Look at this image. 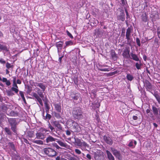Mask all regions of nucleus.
Segmentation results:
<instances>
[{
  "mask_svg": "<svg viewBox=\"0 0 160 160\" xmlns=\"http://www.w3.org/2000/svg\"><path fill=\"white\" fill-rule=\"evenodd\" d=\"M44 111L42 113V115L43 117V119L45 120H49L51 118V115L48 114V113H47L46 116H44Z\"/></svg>",
  "mask_w": 160,
  "mask_h": 160,
  "instance_id": "aec40b11",
  "label": "nucleus"
},
{
  "mask_svg": "<svg viewBox=\"0 0 160 160\" xmlns=\"http://www.w3.org/2000/svg\"><path fill=\"white\" fill-rule=\"evenodd\" d=\"M19 94H20L21 97L22 98L24 97L23 92L21 91H19Z\"/></svg>",
  "mask_w": 160,
  "mask_h": 160,
  "instance_id": "864d4df0",
  "label": "nucleus"
},
{
  "mask_svg": "<svg viewBox=\"0 0 160 160\" xmlns=\"http://www.w3.org/2000/svg\"><path fill=\"white\" fill-rule=\"evenodd\" d=\"M8 121L11 126V129L13 132L16 133L17 132V125L18 124L15 118H8Z\"/></svg>",
  "mask_w": 160,
  "mask_h": 160,
  "instance_id": "423d86ee",
  "label": "nucleus"
},
{
  "mask_svg": "<svg viewBox=\"0 0 160 160\" xmlns=\"http://www.w3.org/2000/svg\"><path fill=\"white\" fill-rule=\"evenodd\" d=\"M132 30L133 28L132 26L128 27L127 29L126 36L128 41H129L130 39V35Z\"/></svg>",
  "mask_w": 160,
  "mask_h": 160,
  "instance_id": "6e6552de",
  "label": "nucleus"
},
{
  "mask_svg": "<svg viewBox=\"0 0 160 160\" xmlns=\"http://www.w3.org/2000/svg\"><path fill=\"white\" fill-rule=\"evenodd\" d=\"M6 62L3 59L0 58V63L2 64H4L6 63Z\"/></svg>",
  "mask_w": 160,
  "mask_h": 160,
  "instance_id": "8fccbe9b",
  "label": "nucleus"
},
{
  "mask_svg": "<svg viewBox=\"0 0 160 160\" xmlns=\"http://www.w3.org/2000/svg\"><path fill=\"white\" fill-rule=\"evenodd\" d=\"M33 143H36L40 145H42L43 144V142L42 141L40 140H33L32 141Z\"/></svg>",
  "mask_w": 160,
  "mask_h": 160,
  "instance_id": "7c9ffc66",
  "label": "nucleus"
},
{
  "mask_svg": "<svg viewBox=\"0 0 160 160\" xmlns=\"http://www.w3.org/2000/svg\"><path fill=\"white\" fill-rule=\"evenodd\" d=\"M17 83L16 82H13L12 87L14 88H18V86L17 85Z\"/></svg>",
  "mask_w": 160,
  "mask_h": 160,
  "instance_id": "4d7b16f0",
  "label": "nucleus"
},
{
  "mask_svg": "<svg viewBox=\"0 0 160 160\" xmlns=\"http://www.w3.org/2000/svg\"><path fill=\"white\" fill-rule=\"evenodd\" d=\"M66 32L67 35L71 38L73 39V36L71 34L68 30H67Z\"/></svg>",
  "mask_w": 160,
  "mask_h": 160,
  "instance_id": "a18cd8bd",
  "label": "nucleus"
},
{
  "mask_svg": "<svg viewBox=\"0 0 160 160\" xmlns=\"http://www.w3.org/2000/svg\"><path fill=\"white\" fill-rule=\"evenodd\" d=\"M66 46L65 47L68 46H71L73 44V42L72 41H69L66 42Z\"/></svg>",
  "mask_w": 160,
  "mask_h": 160,
  "instance_id": "4c0bfd02",
  "label": "nucleus"
},
{
  "mask_svg": "<svg viewBox=\"0 0 160 160\" xmlns=\"http://www.w3.org/2000/svg\"><path fill=\"white\" fill-rule=\"evenodd\" d=\"M18 113L17 112H15L12 110L9 114H7V115L11 117H15L18 116Z\"/></svg>",
  "mask_w": 160,
  "mask_h": 160,
  "instance_id": "393cba45",
  "label": "nucleus"
},
{
  "mask_svg": "<svg viewBox=\"0 0 160 160\" xmlns=\"http://www.w3.org/2000/svg\"><path fill=\"white\" fill-rule=\"evenodd\" d=\"M95 118L98 122H100V120L99 117V115L98 114V112H96V114L95 115Z\"/></svg>",
  "mask_w": 160,
  "mask_h": 160,
  "instance_id": "37998d69",
  "label": "nucleus"
},
{
  "mask_svg": "<svg viewBox=\"0 0 160 160\" xmlns=\"http://www.w3.org/2000/svg\"><path fill=\"white\" fill-rule=\"evenodd\" d=\"M54 117L58 119H60L62 118L61 115L60 113L55 112L54 113Z\"/></svg>",
  "mask_w": 160,
  "mask_h": 160,
  "instance_id": "58836bf2",
  "label": "nucleus"
},
{
  "mask_svg": "<svg viewBox=\"0 0 160 160\" xmlns=\"http://www.w3.org/2000/svg\"><path fill=\"white\" fill-rule=\"evenodd\" d=\"M106 152L108 158L109 160H115L114 157L110 151L107 150Z\"/></svg>",
  "mask_w": 160,
  "mask_h": 160,
  "instance_id": "f3484780",
  "label": "nucleus"
},
{
  "mask_svg": "<svg viewBox=\"0 0 160 160\" xmlns=\"http://www.w3.org/2000/svg\"><path fill=\"white\" fill-rule=\"evenodd\" d=\"M36 138L38 139H41L42 140L44 139L45 136L44 133H43L41 132H37L36 134Z\"/></svg>",
  "mask_w": 160,
  "mask_h": 160,
  "instance_id": "2eb2a0df",
  "label": "nucleus"
},
{
  "mask_svg": "<svg viewBox=\"0 0 160 160\" xmlns=\"http://www.w3.org/2000/svg\"><path fill=\"white\" fill-rule=\"evenodd\" d=\"M67 125L69 127L72 132H78L81 130L79 124L76 121L72 119H69L66 122Z\"/></svg>",
  "mask_w": 160,
  "mask_h": 160,
  "instance_id": "f03ea898",
  "label": "nucleus"
},
{
  "mask_svg": "<svg viewBox=\"0 0 160 160\" xmlns=\"http://www.w3.org/2000/svg\"><path fill=\"white\" fill-rule=\"evenodd\" d=\"M8 145L11 148L12 150L14 151H16V149L15 148V145L13 144V142H9L8 143Z\"/></svg>",
  "mask_w": 160,
  "mask_h": 160,
  "instance_id": "cd10ccee",
  "label": "nucleus"
},
{
  "mask_svg": "<svg viewBox=\"0 0 160 160\" xmlns=\"http://www.w3.org/2000/svg\"><path fill=\"white\" fill-rule=\"evenodd\" d=\"M152 111L155 115L157 116L158 115V118L160 119V109L157 108L155 106H152Z\"/></svg>",
  "mask_w": 160,
  "mask_h": 160,
  "instance_id": "9d476101",
  "label": "nucleus"
},
{
  "mask_svg": "<svg viewBox=\"0 0 160 160\" xmlns=\"http://www.w3.org/2000/svg\"><path fill=\"white\" fill-rule=\"evenodd\" d=\"M75 152L76 154L78 155L80 154L81 153V151L78 149H75Z\"/></svg>",
  "mask_w": 160,
  "mask_h": 160,
  "instance_id": "49530a36",
  "label": "nucleus"
},
{
  "mask_svg": "<svg viewBox=\"0 0 160 160\" xmlns=\"http://www.w3.org/2000/svg\"><path fill=\"white\" fill-rule=\"evenodd\" d=\"M4 130L9 135H11L12 134V132L7 127L5 128H4Z\"/></svg>",
  "mask_w": 160,
  "mask_h": 160,
  "instance_id": "72a5a7b5",
  "label": "nucleus"
},
{
  "mask_svg": "<svg viewBox=\"0 0 160 160\" xmlns=\"http://www.w3.org/2000/svg\"><path fill=\"white\" fill-rule=\"evenodd\" d=\"M130 50L129 48H126L122 53V55L124 58H128L130 57L129 54Z\"/></svg>",
  "mask_w": 160,
  "mask_h": 160,
  "instance_id": "4468645a",
  "label": "nucleus"
},
{
  "mask_svg": "<svg viewBox=\"0 0 160 160\" xmlns=\"http://www.w3.org/2000/svg\"><path fill=\"white\" fill-rule=\"evenodd\" d=\"M136 42L137 43V44L139 46H140V41L139 38H137L136 39Z\"/></svg>",
  "mask_w": 160,
  "mask_h": 160,
  "instance_id": "6e6d98bb",
  "label": "nucleus"
},
{
  "mask_svg": "<svg viewBox=\"0 0 160 160\" xmlns=\"http://www.w3.org/2000/svg\"><path fill=\"white\" fill-rule=\"evenodd\" d=\"M118 72V71H116L113 72H110L108 74L107 76L108 77L112 76L117 73Z\"/></svg>",
  "mask_w": 160,
  "mask_h": 160,
  "instance_id": "c9c22d12",
  "label": "nucleus"
},
{
  "mask_svg": "<svg viewBox=\"0 0 160 160\" xmlns=\"http://www.w3.org/2000/svg\"><path fill=\"white\" fill-rule=\"evenodd\" d=\"M118 20H121L122 21H124L125 19V16L124 11L123 10H121L120 11V13L117 17Z\"/></svg>",
  "mask_w": 160,
  "mask_h": 160,
  "instance_id": "9b49d317",
  "label": "nucleus"
},
{
  "mask_svg": "<svg viewBox=\"0 0 160 160\" xmlns=\"http://www.w3.org/2000/svg\"><path fill=\"white\" fill-rule=\"evenodd\" d=\"M12 78H13V82H16V77H12Z\"/></svg>",
  "mask_w": 160,
  "mask_h": 160,
  "instance_id": "338daca9",
  "label": "nucleus"
},
{
  "mask_svg": "<svg viewBox=\"0 0 160 160\" xmlns=\"http://www.w3.org/2000/svg\"><path fill=\"white\" fill-rule=\"evenodd\" d=\"M4 116H6V115H5L3 113H0V118H4Z\"/></svg>",
  "mask_w": 160,
  "mask_h": 160,
  "instance_id": "0e129e2a",
  "label": "nucleus"
},
{
  "mask_svg": "<svg viewBox=\"0 0 160 160\" xmlns=\"http://www.w3.org/2000/svg\"><path fill=\"white\" fill-rule=\"evenodd\" d=\"M6 67L7 69H9L10 68H13V66L12 65H11L10 63L8 62H7L6 64Z\"/></svg>",
  "mask_w": 160,
  "mask_h": 160,
  "instance_id": "f704fd0d",
  "label": "nucleus"
},
{
  "mask_svg": "<svg viewBox=\"0 0 160 160\" xmlns=\"http://www.w3.org/2000/svg\"><path fill=\"white\" fill-rule=\"evenodd\" d=\"M111 150L113 154L115 157L117 158L119 160H121L122 159V156L121 154L120 151H118L115 148L111 147Z\"/></svg>",
  "mask_w": 160,
  "mask_h": 160,
  "instance_id": "0eeeda50",
  "label": "nucleus"
},
{
  "mask_svg": "<svg viewBox=\"0 0 160 160\" xmlns=\"http://www.w3.org/2000/svg\"><path fill=\"white\" fill-rule=\"evenodd\" d=\"M126 78L128 80L130 81L132 80L134 78L132 75L130 74H127L126 76Z\"/></svg>",
  "mask_w": 160,
  "mask_h": 160,
  "instance_id": "c756f323",
  "label": "nucleus"
},
{
  "mask_svg": "<svg viewBox=\"0 0 160 160\" xmlns=\"http://www.w3.org/2000/svg\"><path fill=\"white\" fill-rule=\"evenodd\" d=\"M43 151L45 154L50 157L56 156L58 154V153L54 149L50 147L44 148Z\"/></svg>",
  "mask_w": 160,
  "mask_h": 160,
  "instance_id": "39448f33",
  "label": "nucleus"
},
{
  "mask_svg": "<svg viewBox=\"0 0 160 160\" xmlns=\"http://www.w3.org/2000/svg\"><path fill=\"white\" fill-rule=\"evenodd\" d=\"M8 109V107L7 105L4 104L1 106V109L4 112L6 111Z\"/></svg>",
  "mask_w": 160,
  "mask_h": 160,
  "instance_id": "c85d7f7f",
  "label": "nucleus"
},
{
  "mask_svg": "<svg viewBox=\"0 0 160 160\" xmlns=\"http://www.w3.org/2000/svg\"><path fill=\"white\" fill-rule=\"evenodd\" d=\"M11 90L12 91L14 92L15 93L17 94L18 93L19 91L18 88H14V87H12L11 88Z\"/></svg>",
  "mask_w": 160,
  "mask_h": 160,
  "instance_id": "a19ab883",
  "label": "nucleus"
},
{
  "mask_svg": "<svg viewBox=\"0 0 160 160\" xmlns=\"http://www.w3.org/2000/svg\"><path fill=\"white\" fill-rule=\"evenodd\" d=\"M128 146L129 147H132V148H134V146L133 144V140L131 141L130 142L128 145Z\"/></svg>",
  "mask_w": 160,
  "mask_h": 160,
  "instance_id": "c03bdc74",
  "label": "nucleus"
},
{
  "mask_svg": "<svg viewBox=\"0 0 160 160\" xmlns=\"http://www.w3.org/2000/svg\"><path fill=\"white\" fill-rule=\"evenodd\" d=\"M136 66L138 69H140V65H139L138 63L137 62L136 63Z\"/></svg>",
  "mask_w": 160,
  "mask_h": 160,
  "instance_id": "13d9d810",
  "label": "nucleus"
},
{
  "mask_svg": "<svg viewBox=\"0 0 160 160\" xmlns=\"http://www.w3.org/2000/svg\"><path fill=\"white\" fill-rule=\"evenodd\" d=\"M57 143L61 147H63L67 149H70V146L69 145H68L67 143L58 140L57 141Z\"/></svg>",
  "mask_w": 160,
  "mask_h": 160,
  "instance_id": "ddd939ff",
  "label": "nucleus"
},
{
  "mask_svg": "<svg viewBox=\"0 0 160 160\" xmlns=\"http://www.w3.org/2000/svg\"><path fill=\"white\" fill-rule=\"evenodd\" d=\"M111 56L112 59L114 60H116L118 59V57L114 50H112L111 52Z\"/></svg>",
  "mask_w": 160,
  "mask_h": 160,
  "instance_id": "b1692460",
  "label": "nucleus"
},
{
  "mask_svg": "<svg viewBox=\"0 0 160 160\" xmlns=\"http://www.w3.org/2000/svg\"><path fill=\"white\" fill-rule=\"evenodd\" d=\"M44 105L46 112L47 113H48L49 110L50 109V107L49 106V105L48 103L46 102L44 103Z\"/></svg>",
  "mask_w": 160,
  "mask_h": 160,
  "instance_id": "a878e982",
  "label": "nucleus"
},
{
  "mask_svg": "<svg viewBox=\"0 0 160 160\" xmlns=\"http://www.w3.org/2000/svg\"><path fill=\"white\" fill-rule=\"evenodd\" d=\"M75 142L74 143L75 145L78 146H82V142L80 139L78 138H75Z\"/></svg>",
  "mask_w": 160,
  "mask_h": 160,
  "instance_id": "4be33fe9",
  "label": "nucleus"
},
{
  "mask_svg": "<svg viewBox=\"0 0 160 160\" xmlns=\"http://www.w3.org/2000/svg\"><path fill=\"white\" fill-rule=\"evenodd\" d=\"M32 85H33L35 87H38L42 89V90H41L39 88H36V89L37 90V92L38 94L34 92L33 93V96L37 99L39 104L41 106H42L43 103L40 97L41 98H43L44 97V95L42 91L43 92L45 91L47 88L46 85L43 83L34 82H32Z\"/></svg>",
  "mask_w": 160,
  "mask_h": 160,
  "instance_id": "f257e3e1",
  "label": "nucleus"
},
{
  "mask_svg": "<svg viewBox=\"0 0 160 160\" xmlns=\"http://www.w3.org/2000/svg\"><path fill=\"white\" fill-rule=\"evenodd\" d=\"M32 90V87L29 86H28L27 88V93L29 94L31 92Z\"/></svg>",
  "mask_w": 160,
  "mask_h": 160,
  "instance_id": "ea45409f",
  "label": "nucleus"
},
{
  "mask_svg": "<svg viewBox=\"0 0 160 160\" xmlns=\"http://www.w3.org/2000/svg\"><path fill=\"white\" fill-rule=\"evenodd\" d=\"M100 70L101 71L108 72L109 70L108 68L100 69Z\"/></svg>",
  "mask_w": 160,
  "mask_h": 160,
  "instance_id": "5fc2aeb1",
  "label": "nucleus"
},
{
  "mask_svg": "<svg viewBox=\"0 0 160 160\" xmlns=\"http://www.w3.org/2000/svg\"><path fill=\"white\" fill-rule=\"evenodd\" d=\"M63 42L62 41H59L57 42L56 44V47L57 48L58 50L59 49H61L63 46Z\"/></svg>",
  "mask_w": 160,
  "mask_h": 160,
  "instance_id": "6ab92c4d",
  "label": "nucleus"
},
{
  "mask_svg": "<svg viewBox=\"0 0 160 160\" xmlns=\"http://www.w3.org/2000/svg\"><path fill=\"white\" fill-rule=\"evenodd\" d=\"M158 34L159 38H160V28H158Z\"/></svg>",
  "mask_w": 160,
  "mask_h": 160,
  "instance_id": "e2e57ef3",
  "label": "nucleus"
},
{
  "mask_svg": "<svg viewBox=\"0 0 160 160\" xmlns=\"http://www.w3.org/2000/svg\"><path fill=\"white\" fill-rule=\"evenodd\" d=\"M52 123L58 128V130L60 132L63 130V127L60 124L58 121H55L53 122Z\"/></svg>",
  "mask_w": 160,
  "mask_h": 160,
  "instance_id": "f8f14e48",
  "label": "nucleus"
},
{
  "mask_svg": "<svg viewBox=\"0 0 160 160\" xmlns=\"http://www.w3.org/2000/svg\"><path fill=\"white\" fill-rule=\"evenodd\" d=\"M130 56V57H129L131 59H133L136 61H138L139 60V58H138L137 55L134 54L133 53L131 52Z\"/></svg>",
  "mask_w": 160,
  "mask_h": 160,
  "instance_id": "412c9836",
  "label": "nucleus"
},
{
  "mask_svg": "<svg viewBox=\"0 0 160 160\" xmlns=\"http://www.w3.org/2000/svg\"><path fill=\"white\" fill-rule=\"evenodd\" d=\"M72 116L75 120H81L83 118L82 109L79 107H75L73 108L72 111Z\"/></svg>",
  "mask_w": 160,
  "mask_h": 160,
  "instance_id": "7ed1b4c3",
  "label": "nucleus"
},
{
  "mask_svg": "<svg viewBox=\"0 0 160 160\" xmlns=\"http://www.w3.org/2000/svg\"><path fill=\"white\" fill-rule=\"evenodd\" d=\"M66 134L68 136H70L71 134V131L69 130H67L66 131Z\"/></svg>",
  "mask_w": 160,
  "mask_h": 160,
  "instance_id": "603ef678",
  "label": "nucleus"
},
{
  "mask_svg": "<svg viewBox=\"0 0 160 160\" xmlns=\"http://www.w3.org/2000/svg\"><path fill=\"white\" fill-rule=\"evenodd\" d=\"M28 135L30 138L33 137L34 136L33 131H28Z\"/></svg>",
  "mask_w": 160,
  "mask_h": 160,
  "instance_id": "2f4dec72",
  "label": "nucleus"
},
{
  "mask_svg": "<svg viewBox=\"0 0 160 160\" xmlns=\"http://www.w3.org/2000/svg\"><path fill=\"white\" fill-rule=\"evenodd\" d=\"M0 49L4 50L7 52L8 51L6 46L1 44H0Z\"/></svg>",
  "mask_w": 160,
  "mask_h": 160,
  "instance_id": "bb28decb",
  "label": "nucleus"
},
{
  "mask_svg": "<svg viewBox=\"0 0 160 160\" xmlns=\"http://www.w3.org/2000/svg\"><path fill=\"white\" fill-rule=\"evenodd\" d=\"M148 114H148V115L150 117H151L152 118H153V114L151 112H150L149 113H148Z\"/></svg>",
  "mask_w": 160,
  "mask_h": 160,
  "instance_id": "774afa93",
  "label": "nucleus"
},
{
  "mask_svg": "<svg viewBox=\"0 0 160 160\" xmlns=\"http://www.w3.org/2000/svg\"><path fill=\"white\" fill-rule=\"evenodd\" d=\"M11 156L12 158H14L16 159H18L20 158L18 155L16 154L15 153H13L11 154Z\"/></svg>",
  "mask_w": 160,
  "mask_h": 160,
  "instance_id": "473e14b6",
  "label": "nucleus"
},
{
  "mask_svg": "<svg viewBox=\"0 0 160 160\" xmlns=\"http://www.w3.org/2000/svg\"><path fill=\"white\" fill-rule=\"evenodd\" d=\"M86 157L89 160H91V155L89 154H87Z\"/></svg>",
  "mask_w": 160,
  "mask_h": 160,
  "instance_id": "052dcab7",
  "label": "nucleus"
},
{
  "mask_svg": "<svg viewBox=\"0 0 160 160\" xmlns=\"http://www.w3.org/2000/svg\"><path fill=\"white\" fill-rule=\"evenodd\" d=\"M125 11L126 15V18L127 19H128V18H130V16L129 15L128 12L127 10L126 9H125Z\"/></svg>",
  "mask_w": 160,
  "mask_h": 160,
  "instance_id": "3c124183",
  "label": "nucleus"
},
{
  "mask_svg": "<svg viewBox=\"0 0 160 160\" xmlns=\"http://www.w3.org/2000/svg\"><path fill=\"white\" fill-rule=\"evenodd\" d=\"M143 83L144 84V85H145L149 89L151 88V84L147 80H145V81H143Z\"/></svg>",
  "mask_w": 160,
  "mask_h": 160,
  "instance_id": "5701e85b",
  "label": "nucleus"
},
{
  "mask_svg": "<svg viewBox=\"0 0 160 160\" xmlns=\"http://www.w3.org/2000/svg\"><path fill=\"white\" fill-rule=\"evenodd\" d=\"M142 19L143 21L146 22L147 21V18L146 13L142 15Z\"/></svg>",
  "mask_w": 160,
  "mask_h": 160,
  "instance_id": "e433bc0d",
  "label": "nucleus"
},
{
  "mask_svg": "<svg viewBox=\"0 0 160 160\" xmlns=\"http://www.w3.org/2000/svg\"><path fill=\"white\" fill-rule=\"evenodd\" d=\"M154 95L156 99L160 97L159 96L157 93H155Z\"/></svg>",
  "mask_w": 160,
  "mask_h": 160,
  "instance_id": "680f3d73",
  "label": "nucleus"
},
{
  "mask_svg": "<svg viewBox=\"0 0 160 160\" xmlns=\"http://www.w3.org/2000/svg\"><path fill=\"white\" fill-rule=\"evenodd\" d=\"M48 126L49 128L50 129L51 131L52 132L53 131V130L54 129V128L51 125L49 122V123L48 124Z\"/></svg>",
  "mask_w": 160,
  "mask_h": 160,
  "instance_id": "de8ad7c7",
  "label": "nucleus"
},
{
  "mask_svg": "<svg viewBox=\"0 0 160 160\" xmlns=\"http://www.w3.org/2000/svg\"><path fill=\"white\" fill-rule=\"evenodd\" d=\"M54 106L56 111L59 112H61L62 108L60 103L55 104Z\"/></svg>",
  "mask_w": 160,
  "mask_h": 160,
  "instance_id": "dca6fc26",
  "label": "nucleus"
},
{
  "mask_svg": "<svg viewBox=\"0 0 160 160\" xmlns=\"http://www.w3.org/2000/svg\"><path fill=\"white\" fill-rule=\"evenodd\" d=\"M103 140L105 142L109 145H112L113 143L112 139L108 135L104 136Z\"/></svg>",
  "mask_w": 160,
  "mask_h": 160,
  "instance_id": "1a4fd4ad",
  "label": "nucleus"
},
{
  "mask_svg": "<svg viewBox=\"0 0 160 160\" xmlns=\"http://www.w3.org/2000/svg\"><path fill=\"white\" fill-rule=\"evenodd\" d=\"M7 93L9 96H12L14 95V93L12 92L11 90L7 91Z\"/></svg>",
  "mask_w": 160,
  "mask_h": 160,
  "instance_id": "79ce46f5",
  "label": "nucleus"
},
{
  "mask_svg": "<svg viewBox=\"0 0 160 160\" xmlns=\"http://www.w3.org/2000/svg\"><path fill=\"white\" fill-rule=\"evenodd\" d=\"M82 146H83L84 147H88V145L85 142H82Z\"/></svg>",
  "mask_w": 160,
  "mask_h": 160,
  "instance_id": "09e8293b",
  "label": "nucleus"
},
{
  "mask_svg": "<svg viewBox=\"0 0 160 160\" xmlns=\"http://www.w3.org/2000/svg\"><path fill=\"white\" fill-rule=\"evenodd\" d=\"M69 160H77V159L74 157H70V158H68Z\"/></svg>",
  "mask_w": 160,
  "mask_h": 160,
  "instance_id": "bf43d9fd",
  "label": "nucleus"
},
{
  "mask_svg": "<svg viewBox=\"0 0 160 160\" xmlns=\"http://www.w3.org/2000/svg\"><path fill=\"white\" fill-rule=\"evenodd\" d=\"M56 139L49 135L46 139V141L47 143L51 142H52L55 141Z\"/></svg>",
  "mask_w": 160,
  "mask_h": 160,
  "instance_id": "a211bd4d",
  "label": "nucleus"
},
{
  "mask_svg": "<svg viewBox=\"0 0 160 160\" xmlns=\"http://www.w3.org/2000/svg\"><path fill=\"white\" fill-rule=\"evenodd\" d=\"M21 81L19 79L17 80L16 82L18 84H21Z\"/></svg>",
  "mask_w": 160,
  "mask_h": 160,
  "instance_id": "69168bd1",
  "label": "nucleus"
},
{
  "mask_svg": "<svg viewBox=\"0 0 160 160\" xmlns=\"http://www.w3.org/2000/svg\"><path fill=\"white\" fill-rule=\"evenodd\" d=\"M69 98L71 100L73 101L78 100L80 102H81L82 101L81 94L76 91H71L70 92Z\"/></svg>",
  "mask_w": 160,
  "mask_h": 160,
  "instance_id": "20e7f679",
  "label": "nucleus"
}]
</instances>
